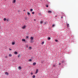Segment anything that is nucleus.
I'll return each mask as SVG.
<instances>
[{
  "mask_svg": "<svg viewBox=\"0 0 78 78\" xmlns=\"http://www.w3.org/2000/svg\"><path fill=\"white\" fill-rule=\"evenodd\" d=\"M26 27V26L25 25H24L23 27H22V29H25V28Z\"/></svg>",
  "mask_w": 78,
  "mask_h": 78,
  "instance_id": "nucleus-1",
  "label": "nucleus"
},
{
  "mask_svg": "<svg viewBox=\"0 0 78 78\" xmlns=\"http://www.w3.org/2000/svg\"><path fill=\"white\" fill-rule=\"evenodd\" d=\"M30 39H31V40H32V41H30V42H32L33 41V37H31Z\"/></svg>",
  "mask_w": 78,
  "mask_h": 78,
  "instance_id": "nucleus-2",
  "label": "nucleus"
},
{
  "mask_svg": "<svg viewBox=\"0 0 78 78\" xmlns=\"http://www.w3.org/2000/svg\"><path fill=\"white\" fill-rule=\"evenodd\" d=\"M38 72V69H37L36 70V72L35 73V74H37V72Z\"/></svg>",
  "mask_w": 78,
  "mask_h": 78,
  "instance_id": "nucleus-3",
  "label": "nucleus"
},
{
  "mask_svg": "<svg viewBox=\"0 0 78 78\" xmlns=\"http://www.w3.org/2000/svg\"><path fill=\"white\" fill-rule=\"evenodd\" d=\"M5 73V75H9V73L7 72H6Z\"/></svg>",
  "mask_w": 78,
  "mask_h": 78,
  "instance_id": "nucleus-4",
  "label": "nucleus"
},
{
  "mask_svg": "<svg viewBox=\"0 0 78 78\" xmlns=\"http://www.w3.org/2000/svg\"><path fill=\"white\" fill-rule=\"evenodd\" d=\"M33 66H35V65H36V63L34 62V63H33Z\"/></svg>",
  "mask_w": 78,
  "mask_h": 78,
  "instance_id": "nucleus-5",
  "label": "nucleus"
},
{
  "mask_svg": "<svg viewBox=\"0 0 78 78\" xmlns=\"http://www.w3.org/2000/svg\"><path fill=\"white\" fill-rule=\"evenodd\" d=\"M48 13H51V11H48Z\"/></svg>",
  "mask_w": 78,
  "mask_h": 78,
  "instance_id": "nucleus-6",
  "label": "nucleus"
},
{
  "mask_svg": "<svg viewBox=\"0 0 78 78\" xmlns=\"http://www.w3.org/2000/svg\"><path fill=\"white\" fill-rule=\"evenodd\" d=\"M9 56H10V57H11V56H12V55H11V54H9Z\"/></svg>",
  "mask_w": 78,
  "mask_h": 78,
  "instance_id": "nucleus-7",
  "label": "nucleus"
},
{
  "mask_svg": "<svg viewBox=\"0 0 78 78\" xmlns=\"http://www.w3.org/2000/svg\"><path fill=\"white\" fill-rule=\"evenodd\" d=\"M14 54L15 55H17V52H16V51H15V52H14Z\"/></svg>",
  "mask_w": 78,
  "mask_h": 78,
  "instance_id": "nucleus-8",
  "label": "nucleus"
},
{
  "mask_svg": "<svg viewBox=\"0 0 78 78\" xmlns=\"http://www.w3.org/2000/svg\"><path fill=\"white\" fill-rule=\"evenodd\" d=\"M16 0H13V3H15L16 2Z\"/></svg>",
  "mask_w": 78,
  "mask_h": 78,
  "instance_id": "nucleus-9",
  "label": "nucleus"
},
{
  "mask_svg": "<svg viewBox=\"0 0 78 78\" xmlns=\"http://www.w3.org/2000/svg\"><path fill=\"white\" fill-rule=\"evenodd\" d=\"M25 20H28V17H27L25 18Z\"/></svg>",
  "mask_w": 78,
  "mask_h": 78,
  "instance_id": "nucleus-10",
  "label": "nucleus"
},
{
  "mask_svg": "<svg viewBox=\"0 0 78 78\" xmlns=\"http://www.w3.org/2000/svg\"><path fill=\"white\" fill-rule=\"evenodd\" d=\"M27 15H28V16H29V15H30V13L29 12H27Z\"/></svg>",
  "mask_w": 78,
  "mask_h": 78,
  "instance_id": "nucleus-11",
  "label": "nucleus"
},
{
  "mask_svg": "<svg viewBox=\"0 0 78 78\" xmlns=\"http://www.w3.org/2000/svg\"><path fill=\"white\" fill-rule=\"evenodd\" d=\"M3 20H4V21H6V18H4Z\"/></svg>",
  "mask_w": 78,
  "mask_h": 78,
  "instance_id": "nucleus-12",
  "label": "nucleus"
},
{
  "mask_svg": "<svg viewBox=\"0 0 78 78\" xmlns=\"http://www.w3.org/2000/svg\"><path fill=\"white\" fill-rule=\"evenodd\" d=\"M52 66L53 67H56V64H55V65L53 64Z\"/></svg>",
  "mask_w": 78,
  "mask_h": 78,
  "instance_id": "nucleus-13",
  "label": "nucleus"
},
{
  "mask_svg": "<svg viewBox=\"0 0 78 78\" xmlns=\"http://www.w3.org/2000/svg\"><path fill=\"white\" fill-rule=\"evenodd\" d=\"M12 45H14L15 44V43L13 42L12 43Z\"/></svg>",
  "mask_w": 78,
  "mask_h": 78,
  "instance_id": "nucleus-14",
  "label": "nucleus"
},
{
  "mask_svg": "<svg viewBox=\"0 0 78 78\" xmlns=\"http://www.w3.org/2000/svg\"><path fill=\"white\" fill-rule=\"evenodd\" d=\"M48 40H50V39H51V38H50V37H48Z\"/></svg>",
  "mask_w": 78,
  "mask_h": 78,
  "instance_id": "nucleus-15",
  "label": "nucleus"
},
{
  "mask_svg": "<svg viewBox=\"0 0 78 78\" xmlns=\"http://www.w3.org/2000/svg\"><path fill=\"white\" fill-rule=\"evenodd\" d=\"M40 23H41V24H42V23H43V21H40Z\"/></svg>",
  "mask_w": 78,
  "mask_h": 78,
  "instance_id": "nucleus-16",
  "label": "nucleus"
},
{
  "mask_svg": "<svg viewBox=\"0 0 78 78\" xmlns=\"http://www.w3.org/2000/svg\"><path fill=\"white\" fill-rule=\"evenodd\" d=\"M22 41H23L24 42H25V40L24 39H22Z\"/></svg>",
  "mask_w": 78,
  "mask_h": 78,
  "instance_id": "nucleus-17",
  "label": "nucleus"
},
{
  "mask_svg": "<svg viewBox=\"0 0 78 78\" xmlns=\"http://www.w3.org/2000/svg\"><path fill=\"white\" fill-rule=\"evenodd\" d=\"M67 27H69V24H67Z\"/></svg>",
  "mask_w": 78,
  "mask_h": 78,
  "instance_id": "nucleus-18",
  "label": "nucleus"
},
{
  "mask_svg": "<svg viewBox=\"0 0 78 78\" xmlns=\"http://www.w3.org/2000/svg\"><path fill=\"white\" fill-rule=\"evenodd\" d=\"M33 78H34L35 77V75H33L32 76Z\"/></svg>",
  "mask_w": 78,
  "mask_h": 78,
  "instance_id": "nucleus-19",
  "label": "nucleus"
},
{
  "mask_svg": "<svg viewBox=\"0 0 78 78\" xmlns=\"http://www.w3.org/2000/svg\"><path fill=\"white\" fill-rule=\"evenodd\" d=\"M55 24H53L52 25V27H55Z\"/></svg>",
  "mask_w": 78,
  "mask_h": 78,
  "instance_id": "nucleus-20",
  "label": "nucleus"
},
{
  "mask_svg": "<svg viewBox=\"0 0 78 78\" xmlns=\"http://www.w3.org/2000/svg\"><path fill=\"white\" fill-rule=\"evenodd\" d=\"M29 62H30L32 60L31 59H30L29 60Z\"/></svg>",
  "mask_w": 78,
  "mask_h": 78,
  "instance_id": "nucleus-21",
  "label": "nucleus"
},
{
  "mask_svg": "<svg viewBox=\"0 0 78 78\" xmlns=\"http://www.w3.org/2000/svg\"><path fill=\"white\" fill-rule=\"evenodd\" d=\"M46 7L47 8H48V5H46Z\"/></svg>",
  "mask_w": 78,
  "mask_h": 78,
  "instance_id": "nucleus-22",
  "label": "nucleus"
},
{
  "mask_svg": "<svg viewBox=\"0 0 78 78\" xmlns=\"http://www.w3.org/2000/svg\"><path fill=\"white\" fill-rule=\"evenodd\" d=\"M20 54H19L18 56V58L20 57Z\"/></svg>",
  "mask_w": 78,
  "mask_h": 78,
  "instance_id": "nucleus-23",
  "label": "nucleus"
},
{
  "mask_svg": "<svg viewBox=\"0 0 78 78\" xmlns=\"http://www.w3.org/2000/svg\"><path fill=\"white\" fill-rule=\"evenodd\" d=\"M5 58H8V56H5Z\"/></svg>",
  "mask_w": 78,
  "mask_h": 78,
  "instance_id": "nucleus-24",
  "label": "nucleus"
},
{
  "mask_svg": "<svg viewBox=\"0 0 78 78\" xmlns=\"http://www.w3.org/2000/svg\"><path fill=\"white\" fill-rule=\"evenodd\" d=\"M42 44V45H43V44H44V42H42L41 43Z\"/></svg>",
  "mask_w": 78,
  "mask_h": 78,
  "instance_id": "nucleus-25",
  "label": "nucleus"
},
{
  "mask_svg": "<svg viewBox=\"0 0 78 78\" xmlns=\"http://www.w3.org/2000/svg\"><path fill=\"white\" fill-rule=\"evenodd\" d=\"M33 9H30V11H33Z\"/></svg>",
  "mask_w": 78,
  "mask_h": 78,
  "instance_id": "nucleus-26",
  "label": "nucleus"
},
{
  "mask_svg": "<svg viewBox=\"0 0 78 78\" xmlns=\"http://www.w3.org/2000/svg\"><path fill=\"white\" fill-rule=\"evenodd\" d=\"M62 63H64V61H62Z\"/></svg>",
  "mask_w": 78,
  "mask_h": 78,
  "instance_id": "nucleus-27",
  "label": "nucleus"
},
{
  "mask_svg": "<svg viewBox=\"0 0 78 78\" xmlns=\"http://www.w3.org/2000/svg\"><path fill=\"white\" fill-rule=\"evenodd\" d=\"M32 14H34V12H33L32 13Z\"/></svg>",
  "mask_w": 78,
  "mask_h": 78,
  "instance_id": "nucleus-28",
  "label": "nucleus"
},
{
  "mask_svg": "<svg viewBox=\"0 0 78 78\" xmlns=\"http://www.w3.org/2000/svg\"><path fill=\"white\" fill-rule=\"evenodd\" d=\"M18 69H21V67L20 66L19 67Z\"/></svg>",
  "mask_w": 78,
  "mask_h": 78,
  "instance_id": "nucleus-29",
  "label": "nucleus"
},
{
  "mask_svg": "<svg viewBox=\"0 0 78 78\" xmlns=\"http://www.w3.org/2000/svg\"><path fill=\"white\" fill-rule=\"evenodd\" d=\"M55 42H58V40H55Z\"/></svg>",
  "mask_w": 78,
  "mask_h": 78,
  "instance_id": "nucleus-30",
  "label": "nucleus"
},
{
  "mask_svg": "<svg viewBox=\"0 0 78 78\" xmlns=\"http://www.w3.org/2000/svg\"><path fill=\"white\" fill-rule=\"evenodd\" d=\"M26 39H28V37L27 36L26 37Z\"/></svg>",
  "mask_w": 78,
  "mask_h": 78,
  "instance_id": "nucleus-31",
  "label": "nucleus"
},
{
  "mask_svg": "<svg viewBox=\"0 0 78 78\" xmlns=\"http://www.w3.org/2000/svg\"><path fill=\"white\" fill-rule=\"evenodd\" d=\"M29 48H30V49H31V47H29Z\"/></svg>",
  "mask_w": 78,
  "mask_h": 78,
  "instance_id": "nucleus-32",
  "label": "nucleus"
},
{
  "mask_svg": "<svg viewBox=\"0 0 78 78\" xmlns=\"http://www.w3.org/2000/svg\"><path fill=\"white\" fill-rule=\"evenodd\" d=\"M30 74H31V75H33V73H30Z\"/></svg>",
  "mask_w": 78,
  "mask_h": 78,
  "instance_id": "nucleus-33",
  "label": "nucleus"
},
{
  "mask_svg": "<svg viewBox=\"0 0 78 78\" xmlns=\"http://www.w3.org/2000/svg\"><path fill=\"white\" fill-rule=\"evenodd\" d=\"M46 23H46V22H45V23H44V25L46 24Z\"/></svg>",
  "mask_w": 78,
  "mask_h": 78,
  "instance_id": "nucleus-34",
  "label": "nucleus"
},
{
  "mask_svg": "<svg viewBox=\"0 0 78 78\" xmlns=\"http://www.w3.org/2000/svg\"><path fill=\"white\" fill-rule=\"evenodd\" d=\"M58 64H59V66H60V65H61V63H59Z\"/></svg>",
  "mask_w": 78,
  "mask_h": 78,
  "instance_id": "nucleus-35",
  "label": "nucleus"
},
{
  "mask_svg": "<svg viewBox=\"0 0 78 78\" xmlns=\"http://www.w3.org/2000/svg\"><path fill=\"white\" fill-rule=\"evenodd\" d=\"M9 50H10V51H11V50H11L10 48H9Z\"/></svg>",
  "mask_w": 78,
  "mask_h": 78,
  "instance_id": "nucleus-36",
  "label": "nucleus"
},
{
  "mask_svg": "<svg viewBox=\"0 0 78 78\" xmlns=\"http://www.w3.org/2000/svg\"><path fill=\"white\" fill-rule=\"evenodd\" d=\"M7 22H8V21H9V20L7 19Z\"/></svg>",
  "mask_w": 78,
  "mask_h": 78,
  "instance_id": "nucleus-37",
  "label": "nucleus"
},
{
  "mask_svg": "<svg viewBox=\"0 0 78 78\" xmlns=\"http://www.w3.org/2000/svg\"><path fill=\"white\" fill-rule=\"evenodd\" d=\"M61 19H62V18H63V17L62 16V17H61Z\"/></svg>",
  "mask_w": 78,
  "mask_h": 78,
  "instance_id": "nucleus-38",
  "label": "nucleus"
},
{
  "mask_svg": "<svg viewBox=\"0 0 78 78\" xmlns=\"http://www.w3.org/2000/svg\"><path fill=\"white\" fill-rule=\"evenodd\" d=\"M34 21H36V19H34Z\"/></svg>",
  "mask_w": 78,
  "mask_h": 78,
  "instance_id": "nucleus-39",
  "label": "nucleus"
},
{
  "mask_svg": "<svg viewBox=\"0 0 78 78\" xmlns=\"http://www.w3.org/2000/svg\"><path fill=\"white\" fill-rule=\"evenodd\" d=\"M55 17H57V16H55Z\"/></svg>",
  "mask_w": 78,
  "mask_h": 78,
  "instance_id": "nucleus-40",
  "label": "nucleus"
},
{
  "mask_svg": "<svg viewBox=\"0 0 78 78\" xmlns=\"http://www.w3.org/2000/svg\"><path fill=\"white\" fill-rule=\"evenodd\" d=\"M18 12H19V10H18Z\"/></svg>",
  "mask_w": 78,
  "mask_h": 78,
  "instance_id": "nucleus-41",
  "label": "nucleus"
}]
</instances>
